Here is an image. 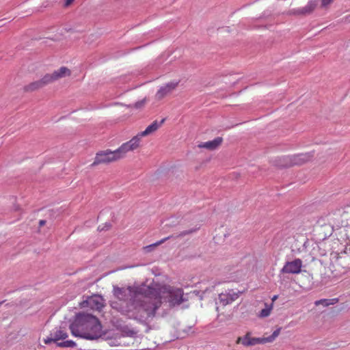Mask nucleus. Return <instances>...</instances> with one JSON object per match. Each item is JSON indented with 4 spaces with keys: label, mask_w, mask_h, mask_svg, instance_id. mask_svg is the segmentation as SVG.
Returning a JSON list of instances; mask_svg holds the SVG:
<instances>
[{
    "label": "nucleus",
    "mask_w": 350,
    "mask_h": 350,
    "mask_svg": "<svg viewBox=\"0 0 350 350\" xmlns=\"http://www.w3.org/2000/svg\"><path fill=\"white\" fill-rule=\"evenodd\" d=\"M69 328L72 336L89 340H96L101 336L102 325L99 319L88 313H77Z\"/></svg>",
    "instance_id": "f257e3e1"
},
{
    "label": "nucleus",
    "mask_w": 350,
    "mask_h": 350,
    "mask_svg": "<svg viewBox=\"0 0 350 350\" xmlns=\"http://www.w3.org/2000/svg\"><path fill=\"white\" fill-rule=\"evenodd\" d=\"M142 105V102H141V103L140 102H137V103H135V107L136 108H139V107H140V106Z\"/></svg>",
    "instance_id": "473e14b6"
},
{
    "label": "nucleus",
    "mask_w": 350,
    "mask_h": 350,
    "mask_svg": "<svg viewBox=\"0 0 350 350\" xmlns=\"http://www.w3.org/2000/svg\"><path fill=\"white\" fill-rule=\"evenodd\" d=\"M111 225L110 223L109 222H106L105 224H104V226L103 227H101V226H99L98 227V230L99 231H103V230H109L110 228H111Z\"/></svg>",
    "instance_id": "a878e982"
},
{
    "label": "nucleus",
    "mask_w": 350,
    "mask_h": 350,
    "mask_svg": "<svg viewBox=\"0 0 350 350\" xmlns=\"http://www.w3.org/2000/svg\"><path fill=\"white\" fill-rule=\"evenodd\" d=\"M126 328H124L123 331L126 333L127 336H133L135 334V332H134L133 330L129 329L128 331H126Z\"/></svg>",
    "instance_id": "cd10ccee"
},
{
    "label": "nucleus",
    "mask_w": 350,
    "mask_h": 350,
    "mask_svg": "<svg viewBox=\"0 0 350 350\" xmlns=\"http://www.w3.org/2000/svg\"><path fill=\"white\" fill-rule=\"evenodd\" d=\"M45 224H46V221H45V220H44V219L40 220V221H39V225H40V226H44Z\"/></svg>",
    "instance_id": "2f4dec72"
},
{
    "label": "nucleus",
    "mask_w": 350,
    "mask_h": 350,
    "mask_svg": "<svg viewBox=\"0 0 350 350\" xmlns=\"http://www.w3.org/2000/svg\"><path fill=\"white\" fill-rule=\"evenodd\" d=\"M252 338L250 337V333H247L243 337H239L237 340V343H241L245 347H250L251 344Z\"/></svg>",
    "instance_id": "aec40b11"
},
{
    "label": "nucleus",
    "mask_w": 350,
    "mask_h": 350,
    "mask_svg": "<svg viewBox=\"0 0 350 350\" xmlns=\"http://www.w3.org/2000/svg\"><path fill=\"white\" fill-rule=\"evenodd\" d=\"M317 5V3L315 0H310L305 6L295 9V13L302 15L309 14L314 11Z\"/></svg>",
    "instance_id": "ddd939ff"
},
{
    "label": "nucleus",
    "mask_w": 350,
    "mask_h": 350,
    "mask_svg": "<svg viewBox=\"0 0 350 350\" xmlns=\"http://www.w3.org/2000/svg\"><path fill=\"white\" fill-rule=\"evenodd\" d=\"M120 159L116 150L111 151L109 149L99 151L96 153L94 161L92 165H96L101 163H109Z\"/></svg>",
    "instance_id": "20e7f679"
},
{
    "label": "nucleus",
    "mask_w": 350,
    "mask_h": 350,
    "mask_svg": "<svg viewBox=\"0 0 350 350\" xmlns=\"http://www.w3.org/2000/svg\"><path fill=\"white\" fill-rule=\"evenodd\" d=\"M272 308H273V304H270V305H267V304H265V308H263L260 312V317H268L270 313H271V311L272 310Z\"/></svg>",
    "instance_id": "4be33fe9"
},
{
    "label": "nucleus",
    "mask_w": 350,
    "mask_h": 350,
    "mask_svg": "<svg viewBox=\"0 0 350 350\" xmlns=\"http://www.w3.org/2000/svg\"><path fill=\"white\" fill-rule=\"evenodd\" d=\"M74 0H66L65 5L68 6Z\"/></svg>",
    "instance_id": "7c9ffc66"
},
{
    "label": "nucleus",
    "mask_w": 350,
    "mask_h": 350,
    "mask_svg": "<svg viewBox=\"0 0 350 350\" xmlns=\"http://www.w3.org/2000/svg\"><path fill=\"white\" fill-rule=\"evenodd\" d=\"M155 293V289L150 286L142 284L138 286H128L126 288L113 286V294L116 298L122 301H129L131 304L139 296H151Z\"/></svg>",
    "instance_id": "7ed1b4c3"
},
{
    "label": "nucleus",
    "mask_w": 350,
    "mask_h": 350,
    "mask_svg": "<svg viewBox=\"0 0 350 350\" xmlns=\"http://www.w3.org/2000/svg\"><path fill=\"white\" fill-rule=\"evenodd\" d=\"M81 308H90L92 310H101L104 307V299L102 296L94 295L88 297L86 299L83 300L79 304Z\"/></svg>",
    "instance_id": "423d86ee"
},
{
    "label": "nucleus",
    "mask_w": 350,
    "mask_h": 350,
    "mask_svg": "<svg viewBox=\"0 0 350 350\" xmlns=\"http://www.w3.org/2000/svg\"><path fill=\"white\" fill-rule=\"evenodd\" d=\"M44 342L45 344H49L51 342H53V336L51 337H47L46 339L44 340Z\"/></svg>",
    "instance_id": "c85d7f7f"
},
{
    "label": "nucleus",
    "mask_w": 350,
    "mask_h": 350,
    "mask_svg": "<svg viewBox=\"0 0 350 350\" xmlns=\"http://www.w3.org/2000/svg\"><path fill=\"white\" fill-rule=\"evenodd\" d=\"M278 295H273V297H272V301H275L278 299Z\"/></svg>",
    "instance_id": "72a5a7b5"
},
{
    "label": "nucleus",
    "mask_w": 350,
    "mask_h": 350,
    "mask_svg": "<svg viewBox=\"0 0 350 350\" xmlns=\"http://www.w3.org/2000/svg\"><path fill=\"white\" fill-rule=\"evenodd\" d=\"M192 329H193V327L192 326H189L187 327V329H185L183 330V332L185 334L183 337H185V336H187L189 334L190 332H193L192 331Z\"/></svg>",
    "instance_id": "bb28decb"
},
{
    "label": "nucleus",
    "mask_w": 350,
    "mask_h": 350,
    "mask_svg": "<svg viewBox=\"0 0 350 350\" xmlns=\"http://www.w3.org/2000/svg\"><path fill=\"white\" fill-rule=\"evenodd\" d=\"M200 228L198 227V228H191L189 230H183L182 232H180L178 235L175 236V237H185L186 235H188V234H192L195 232H196ZM174 237V236L173 235H170V236H168L167 237H165L162 239H161L160 241H158L152 244H150L149 245H147L146 247H144V250L146 252H150L151 251H152V250L156 247V246H158L159 245H161V243H164L165 241H166L167 240H169L172 238Z\"/></svg>",
    "instance_id": "1a4fd4ad"
},
{
    "label": "nucleus",
    "mask_w": 350,
    "mask_h": 350,
    "mask_svg": "<svg viewBox=\"0 0 350 350\" xmlns=\"http://www.w3.org/2000/svg\"><path fill=\"white\" fill-rule=\"evenodd\" d=\"M281 327L276 329L271 335L266 337L267 342H271L278 336L280 333Z\"/></svg>",
    "instance_id": "b1692460"
},
{
    "label": "nucleus",
    "mask_w": 350,
    "mask_h": 350,
    "mask_svg": "<svg viewBox=\"0 0 350 350\" xmlns=\"http://www.w3.org/2000/svg\"><path fill=\"white\" fill-rule=\"evenodd\" d=\"M43 86L40 83V80L33 81L29 85L24 87V90L26 92H32L36 90H38L40 88H42Z\"/></svg>",
    "instance_id": "a211bd4d"
},
{
    "label": "nucleus",
    "mask_w": 350,
    "mask_h": 350,
    "mask_svg": "<svg viewBox=\"0 0 350 350\" xmlns=\"http://www.w3.org/2000/svg\"><path fill=\"white\" fill-rule=\"evenodd\" d=\"M141 137L137 134L129 141L123 143L118 148L116 149L120 159L124 157L125 154L129 151H133L137 149L140 143Z\"/></svg>",
    "instance_id": "0eeeda50"
},
{
    "label": "nucleus",
    "mask_w": 350,
    "mask_h": 350,
    "mask_svg": "<svg viewBox=\"0 0 350 350\" xmlns=\"http://www.w3.org/2000/svg\"><path fill=\"white\" fill-rule=\"evenodd\" d=\"M53 73L54 78L55 79V80H57L58 79L65 77L66 76H70V70L68 68H66L65 66H62V67L59 68V69L53 71Z\"/></svg>",
    "instance_id": "dca6fc26"
},
{
    "label": "nucleus",
    "mask_w": 350,
    "mask_h": 350,
    "mask_svg": "<svg viewBox=\"0 0 350 350\" xmlns=\"http://www.w3.org/2000/svg\"><path fill=\"white\" fill-rule=\"evenodd\" d=\"M150 296H139L131 304H126V309L122 310L123 315L142 324H147L152 319L161 306V301H153Z\"/></svg>",
    "instance_id": "f03ea898"
},
{
    "label": "nucleus",
    "mask_w": 350,
    "mask_h": 350,
    "mask_svg": "<svg viewBox=\"0 0 350 350\" xmlns=\"http://www.w3.org/2000/svg\"><path fill=\"white\" fill-rule=\"evenodd\" d=\"M309 159V156L307 154H299L293 157L291 161V165H301Z\"/></svg>",
    "instance_id": "f3484780"
},
{
    "label": "nucleus",
    "mask_w": 350,
    "mask_h": 350,
    "mask_svg": "<svg viewBox=\"0 0 350 350\" xmlns=\"http://www.w3.org/2000/svg\"><path fill=\"white\" fill-rule=\"evenodd\" d=\"M178 81H171L166 83L165 85L160 87L158 90L156 96L159 99H161L165 97L167 94H169L171 91L174 90L178 85Z\"/></svg>",
    "instance_id": "f8f14e48"
},
{
    "label": "nucleus",
    "mask_w": 350,
    "mask_h": 350,
    "mask_svg": "<svg viewBox=\"0 0 350 350\" xmlns=\"http://www.w3.org/2000/svg\"><path fill=\"white\" fill-rule=\"evenodd\" d=\"M338 301V298L334 299H321L320 300H317L315 301V305H323V306H328L329 305H334L336 304Z\"/></svg>",
    "instance_id": "6ab92c4d"
},
{
    "label": "nucleus",
    "mask_w": 350,
    "mask_h": 350,
    "mask_svg": "<svg viewBox=\"0 0 350 350\" xmlns=\"http://www.w3.org/2000/svg\"><path fill=\"white\" fill-rule=\"evenodd\" d=\"M110 306L112 308L116 309L118 312H120L122 314H123L122 310L126 309V306H121L118 302L117 301H110Z\"/></svg>",
    "instance_id": "393cba45"
},
{
    "label": "nucleus",
    "mask_w": 350,
    "mask_h": 350,
    "mask_svg": "<svg viewBox=\"0 0 350 350\" xmlns=\"http://www.w3.org/2000/svg\"><path fill=\"white\" fill-rule=\"evenodd\" d=\"M332 0H322V5L326 6L329 5L332 2Z\"/></svg>",
    "instance_id": "c756f323"
},
{
    "label": "nucleus",
    "mask_w": 350,
    "mask_h": 350,
    "mask_svg": "<svg viewBox=\"0 0 350 350\" xmlns=\"http://www.w3.org/2000/svg\"><path fill=\"white\" fill-rule=\"evenodd\" d=\"M165 120V118L162 119L160 122L154 120L144 131L139 133L138 135L142 137L155 132L164 123Z\"/></svg>",
    "instance_id": "4468645a"
},
{
    "label": "nucleus",
    "mask_w": 350,
    "mask_h": 350,
    "mask_svg": "<svg viewBox=\"0 0 350 350\" xmlns=\"http://www.w3.org/2000/svg\"><path fill=\"white\" fill-rule=\"evenodd\" d=\"M51 335L53 336V342H56L57 346L59 347L74 348L77 346L76 342L72 340H68L59 342H57L59 340H64L68 336L67 332L62 329V327H59V329L55 328L53 329V333H51Z\"/></svg>",
    "instance_id": "39448f33"
},
{
    "label": "nucleus",
    "mask_w": 350,
    "mask_h": 350,
    "mask_svg": "<svg viewBox=\"0 0 350 350\" xmlns=\"http://www.w3.org/2000/svg\"><path fill=\"white\" fill-rule=\"evenodd\" d=\"M240 292H235L233 290H228L224 293L219 295V301L224 305L226 306L234 301L239 297Z\"/></svg>",
    "instance_id": "9b49d317"
},
{
    "label": "nucleus",
    "mask_w": 350,
    "mask_h": 350,
    "mask_svg": "<svg viewBox=\"0 0 350 350\" xmlns=\"http://www.w3.org/2000/svg\"><path fill=\"white\" fill-rule=\"evenodd\" d=\"M267 342L266 337L262 338H252L251 339V346H254L258 344H265ZM250 344V342H248Z\"/></svg>",
    "instance_id": "5701e85b"
},
{
    "label": "nucleus",
    "mask_w": 350,
    "mask_h": 350,
    "mask_svg": "<svg viewBox=\"0 0 350 350\" xmlns=\"http://www.w3.org/2000/svg\"><path fill=\"white\" fill-rule=\"evenodd\" d=\"M56 81L54 78L53 73L45 75L41 79H40V83L44 87V85Z\"/></svg>",
    "instance_id": "412c9836"
},
{
    "label": "nucleus",
    "mask_w": 350,
    "mask_h": 350,
    "mask_svg": "<svg viewBox=\"0 0 350 350\" xmlns=\"http://www.w3.org/2000/svg\"><path fill=\"white\" fill-rule=\"evenodd\" d=\"M301 260L297 258L293 261L286 262L281 269V272L286 273H298L301 271Z\"/></svg>",
    "instance_id": "9d476101"
},
{
    "label": "nucleus",
    "mask_w": 350,
    "mask_h": 350,
    "mask_svg": "<svg viewBox=\"0 0 350 350\" xmlns=\"http://www.w3.org/2000/svg\"><path fill=\"white\" fill-rule=\"evenodd\" d=\"M167 293L169 294V303L170 306H178L187 300L183 297V290L180 288L169 286Z\"/></svg>",
    "instance_id": "6e6552de"
},
{
    "label": "nucleus",
    "mask_w": 350,
    "mask_h": 350,
    "mask_svg": "<svg viewBox=\"0 0 350 350\" xmlns=\"http://www.w3.org/2000/svg\"><path fill=\"white\" fill-rule=\"evenodd\" d=\"M222 141L221 137H217L211 141L201 143L198 145V147L213 150L216 149L221 144Z\"/></svg>",
    "instance_id": "2eb2a0df"
}]
</instances>
